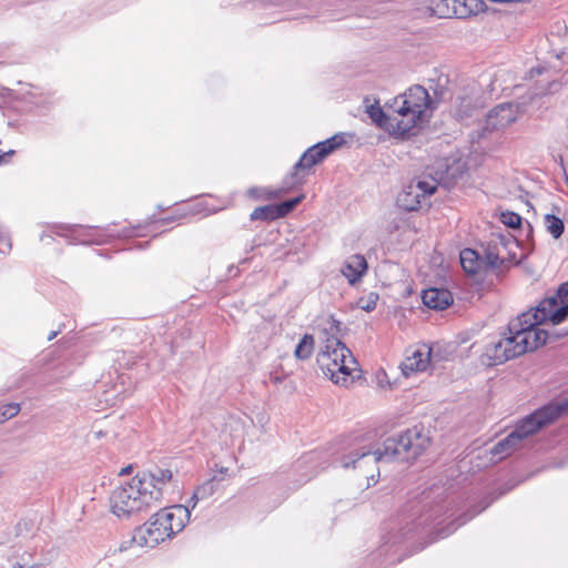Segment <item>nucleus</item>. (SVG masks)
<instances>
[{"mask_svg":"<svg viewBox=\"0 0 568 568\" xmlns=\"http://www.w3.org/2000/svg\"><path fill=\"white\" fill-rule=\"evenodd\" d=\"M552 301H541L536 308L521 313L509 322L508 334L488 343L481 354V362L488 366L504 364L528 352L544 346L549 333L541 325L552 324Z\"/></svg>","mask_w":568,"mask_h":568,"instance_id":"obj_1","label":"nucleus"},{"mask_svg":"<svg viewBox=\"0 0 568 568\" xmlns=\"http://www.w3.org/2000/svg\"><path fill=\"white\" fill-rule=\"evenodd\" d=\"M170 468L142 470L115 487L110 495V509L119 518H129L148 511L163 501L164 493L172 484Z\"/></svg>","mask_w":568,"mask_h":568,"instance_id":"obj_2","label":"nucleus"},{"mask_svg":"<svg viewBox=\"0 0 568 568\" xmlns=\"http://www.w3.org/2000/svg\"><path fill=\"white\" fill-rule=\"evenodd\" d=\"M341 325L333 316L320 325L321 346L316 362L323 374L334 384L348 386L358 376V363L352 352L338 338Z\"/></svg>","mask_w":568,"mask_h":568,"instance_id":"obj_3","label":"nucleus"},{"mask_svg":"<svg viewBox=\"0 0 568 568\" xmlns=\"http://www.w3.org/2000/svg\"><path fill=\"white\" fill-rule=\"evenodd\" d=\"M432 116V100L422 85H414L390 102V121L395 136L408 139L416 135Z\"/></svg>","mask_w":568,"mask_h":568,"instance_id":"obj_4","label":"nucleus"},{"mask_svg":"<svg viewBox=\"0 0 568 568\" xmlns=\"http://www.w3.org/2000/svg\"><path fill=\"white\" fill-rule=\"evenodd\" d=\"M189 520L190 513L182 505L162 508L135 529L133 541L153 548L182 531Z\"/></svg>","mask_w":568,"mask_h":568,"instance_id":"obj_5","label":"nucleus"},{"mask_svg":"<svg viewBox=\"0 0 568 568\" xmlns=\"http://www.w3.org/2000/svg\"><path fill=\"white\" fill-rule=\"evenodd\" d=\"M567 409H568V405H565V406L555 405V404L547 405V406L536 410L535 413H532L525 419H523L516 426V428L513 430V433H517L518 440L523 442L528 436H531L535 433H537L540 428L555 422Z\"/></svg>","mask_w":568,"mask_h":568,"instance_id":"obj_6","label":"nucleus"},{"mask_svg":"<svg viewBox=\"0 0 568 568\" xmlns=\"http://www.w3.org/2000/svg\"><path fill=\"white\" fill-rule=\"evenodd\" d=\"M346 144V136L344 133H337L329 139L318 142L307 149L296 163V169H311L312 166L321 163L327 155L335 150Z\"/></svg>","mask_w":568,"mask_h":568,"instance_id":"obj_7","label":"nucleus"},{"mask_svg":"<svg viewBox=\"0 0 568 568\" xmlns=\"http://www.w3.org/2000/svg\"><path fill=\"white\" fill-rule=\"evenodd\" d=\"M432 359V349L427 346L409 348L400 363V369L405 377L425 372Z\"/></svg>","mask_w":568,"mask_h":568,"instance_id":"obj_8","label":"nucleus"},{"mask_svg":"<svg viewBox=\"0 0 568 568\" xmlns=\"http://www.w3.org/2000/svg\"><path fill=\"white\" fill-rule=\"evenodd\" d=\"M517 119V108L513 103L495 106L486 116L484 130L499 131L513 124Z\"/></svg>","mask_w":568,"mask_h":568,"instance_id":"obj_9","label":"nucleus"},{"mask_svg":"<svg viewBox=\"0 0 568 568\" xmlns=\"http://www.w3.org/2000/svg\"><path fill=\"white\" fill-rule=\"evenodd\" d=\"M459 257L463 270L469 275L485 274L497 266L496 256H494V260L486 261L473 248H464Z\"/></svg>","mask_w":568,"mask_h":568,"instance_id":"obj_10","label":"nucleus"},{"mask_svg":"<svg viewBox=\"0 0 568 568\" xmlns=\"http://www.w3.org/2000/svg\"><path fill=\"white\" fill-rule=\"evenodd\" d=\"M367 271L368 264L362 254L351 255L341 267V273L349 285H356L362 282Z\"/></svg>","mask_w":568,"mask_h":568,"instance_id":"obj_11","label":"nucleus"},{"mask_svg":"<svg viewBox=\"0 0 568 568\" xmlns=\"http://www.w3.org/2000/svg\"><path fill=\"white\" fill-rule=\"evenodd\" d=\"M409 191L405 193L404 199H399L402 206L407 211L417 210L420 205V195H432L436 192L437 186L434 183L427 181H418L416 185H409Z\"/></svg>","mask_w":568,"mask_h":568,"instance_id":"obj_12","label":"nucleus"},{"mask_svg":"<svg viewBox=\"0 0 568 568\" xmlns=\"http://www.w3.org/2000/svg\"><path fill=\"white\" fill-rule=\"evenodd\" d=\"M542 301H552L551 317L552 325L560 324L568 316V282L560 285L555 296L546 297Z\"/></svg>","mask_w":568,"mask_h":568,"instance_id":"obj_13","label":"nucleus"},{"mask_svg":"<svg viewBox=\"0 0 568 568\" xmlns=\"http://www.w3.org/2000/svg\"><path fill=\"white\" fill-rule=\"evenodd\" d=\"M423 303L433 310H445L453 303L452 293L445 288L430 287L423 291Z\"/></svg>","mask_w":568,"mask_h":568,"instance_id":"obj_14","label":"nucleus"},{"mask_svg":"<svg viewBox=\"0 0 568 568\" xmlns=\"http://www.w3.org/2000/svg\"><path fill=\"white\" fill-rule=\"evenodd\" d=\"M521 442L518 440L517 433H510L506 438L498 442L491 449L493 457L498 460L506 458L511 455L519 446Z\"/></svg>","mask_w":568,"mask_h":568,"instance_id":"obj_15","label":"nucleus"},{"mask_svg":"<svg viewBox=\"0 0 568 568\" xmlns=\"http://www.w3.org/2000/svg\"><path fill=\"white\" fill-rule=\"evenodd\" d=\"M368 114L371 119L383 130L388 132L390 135L395 136V128L393 122L390 121V103L387 106V112H385L381 106L372 105L368 109Z\"/></svg>","mask_w":568,"mask_h":568,"instance_id":"obj_16","label":"nucleus"},{"mask_svg":"<svg viewBox=\"0 0 568 568\" xmlns=\"http://www.w3.org/2000/svg\"><path fill=\"white\" fill-rule=\"evenodd\" d=\"M480 0H455L453 18L464 19L481 10Z\"/></svg>","mask_w":568,"mask_h":568,"instance_id":"obj_17","label":"nucleus"},{"mask_svg":"<svg viewBox=\"0 0 568 568\" xmlns=\"http://www.w3.org/2000/svg\"><path fill=\"white\" fill-rule=\"evenodd\" d=\"M315 341L311 334H305L295 347L294 355L297 359H308L314 352Z\"/></svg>","mask_w":568,"mask_h":568,"instance_id":"obj_18","label":"nucleus"},{"mask_svg":"<svg viewBox=\"0 0 568 568\" xmlns=\"http://www.w3.org/2000/svg\"><path fill=\"white\" fill-rule=\"evenodd\" d=\"M455 0H432L429 9L438 18H453Z\"/></svg>","mask_w":568,"mask_h":568,"instance_id":"obj_19","label":"nucleus"},{"mask_svg":"<svg viewBox=\"0 0 568 568\" xmlns=\"http://www.w3.org/2000/svg\"><path fill=\"white\" fill-rule=\"evenodd\" d=\"M544 224L549 234L552 235L554 239H559L565 230L564 221L552 214L545 215Z\"/></svg>","mask_w":568,"mask_h":568,"instance_id":"obj_20","label":"nucleus"},{"mask_svg":"<svg viewBox=\"0 0 568 568\" xmlns=\"http://www.w3.org/2000/svg\"><path fill=\"white\" fill-rule=\"evenodd\" d=\"M252 221H273L278 219L274 204H268L264 206H258L253 210L250 215Z\"/></svg>","mask_w":568,"mask_h":568,"instance_id":"obj_21","label":"nucleus"},{"mask_svg":"<svg viewBox=\"0 0 568 568\" xmlns=\"http://www.w3.org/2000/svg\"><path fill=\"white\" fill-rule=\"evenodd\" d=\"M304 199V195H300L297 197L284 201L280 204H274L277 217H284L288 213H291Z\"/></svg>","mask_w":568,"mask_h":568,"instance_id":"obj_22","label":"nucleus"},{"mask_svg":"<svg viewBox=\"0 0 568 568\" xmlns=\"http://www.w3.org/2000/svg\"><path fill=\"white\" fill-rule=\"evenodd\" d=\"M214 490H215V479L211 478V479L206 480L204 484H202L201 486L195 488L192 498L196 499V500L206 498V497L211 496L214 493Z\"/></svg>","mask_w":568,"mask_h":568,"instance_id":"obj_23","label":"nucleus"},{"mask_svg":"<svg viewBox=\"0 0 568 568\" xmlns=\"http://www.w3.org/2000/svg\"><path fill=\"white\" fill-rule=\"evenodd\" d=\"M214 490H215V479L211 478V479L206 480L204 484H202L201 486L195 488L192 498L196 499V500L206 498V497L211 496L214 493Z\"/></svg>","mask_w":568,"mask_h":568,"instance_id":"obj_24","label":"nucleus"},{"mask_svg":"<svg viewBox=\"0 0 568 568\" xmlns=\"http://www.w3.org/2000/svg\"><path fill=\"white\" fill-rule=\"evenodd\" d=\"M378 298L379 296L377 293L371 292L368 295L359 297L357 301V305L359 308L366 312H372L373 310H375Z\"/></svg>","mask_w":568,"mask_h":568,"instance_id":"obj_25","label":"nucleus"},{"mask_svg":"<svg viewBox=\"0 0 568 568\" xmlns=\"http://www.w3.org/2000/svg\"><path fill=\"white\" fill-rule=\"evenodd\" d=\"M500 221L509 227L517 229L521 225V216L515 212H503Z\"/></svg>","mask_w":568,"mask_h":568,"instance_id":"obj_26","label":"nucleus"},{"mask_svg":"<svg viewBox=\"0 0 568 568\" xmlns=\"http://www.w3.org/2000/svg\"><path fill=\"white\" fill-rule=\"evenodd\" d=\"M20 412V405L17 403H9L0 410V423L14 417Z\"/></svg>","mask_w":568,"mask_h":568,"instance_id":"obj_27","label":"nucleus"},{"mask_svg":"<svg viewBox=\"0 0 568 568\" xmlns=\"http://www.w3.org/2000/svg\"><path fill=\"white\" fill-rule=\"evenodd\" d=\"M248 194L253 197H267V199H272V197H275L277 196V192L275 191H272V192H267V193H264L262 192L261 190L258 189H250L248 190Z\"/></svg>","mask_w":568,"mask_h":568,"instance_id":"obj_28","label":"nucleus"},{"mask_svg":"<svg viewBox=\"0 0 568 568\" xmlns=\"http://www.w3.org/2000/svg\"><path fill=\"white\" fill-rule=\"evenodd\" d=\"M399 443L404 446L405 449H408L410 446L409 434H405V435L400 436Z\"/></svg>","mask_w":568,"mask_h":568,"instance_id":"obj_29","label":"nucleus"},{"mask_svg":"<svg viewBox=\"0 0 568 568\" xmlns=\"http://www.w3.org/2000/svg\"><path fill=\"white\" fill-rule=\"evenodd\" d=\"M173 221H174L173 216H166V217H163L160 220V222H162V223H169V222H173Z\"/></svg>","mask_w":568,"mask_h":568,"instance_id":"obj_30","label":"nucleus"},{"mask_svg":"<svg viewBox=\"0 0 568 568\" xmlns=\"http://www.w3.org/2000/svg\"><path fill=\"white\" fill-rule=\"evenodd\" d=\"M462 102L466 103V106L469 108L470 106V100L469 99H462Z\"/></svg>","mask_w":568,"mask_h":568,"instance_id":"obj_31","label":"nucleus"},{"mask_svg":"<svg viewBox=\"0 0 568 568\" xmlns=\"http://www.w3.org/2000/svg\"><path fill=\"white\" fill-rule=\"evenodd\" d=\"M8 154L7 153H1L0 154V163H2L4 161V158L7 156Z\"/></svg>","mask_w":568,"mask_h":568,"instance_id":"obj_32","label":"nucleus"},{"mask_svg":"<svg viewBox=\"0 0 568 568\" xmlns=\"http://www.w3.org/2000/svg\"><path fill=\"white\" fill-rule=\"evenodd\" d=\"M464 114H466V112H459V116H464Z\"/></svg>","mask_w":568,"mask_h":568,"instance_id":"obj_33","label":"nucleus"}]
</instances>
